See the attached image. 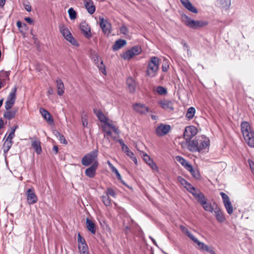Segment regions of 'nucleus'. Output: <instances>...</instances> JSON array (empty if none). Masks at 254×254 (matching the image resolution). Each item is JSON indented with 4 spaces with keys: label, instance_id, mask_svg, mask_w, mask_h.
I'll return each mask as SVG.
<instances>
[{
    "label": "nucleus",
    "instance_id": "a18cd8bd",
    "mask_svg": "<svg viewBox=\"0 0 254 254\" xmlns=\"http://www.w3.org/2000/svg\"><path fill=\"white\" fill-rule=\"evenodd\" d=\"M182 4L189 11H190V2L189 0H180Z\"/></svg>",
    "mask_w": 254,
    "mask_h": 254
},
{
    "label": "nucleus",
    "instance_id": "0e129e2a",
    "mask_svg": "<svg viewBox=\"0 0 254 254\" xmlns=\"http://www.w3.org/2000/svg\"><path fill=\"white\" fill-rule=\"evenodd\" d=\"M186 117L189 120L190 119V108L188 109V111L186 114Z\"/></svg>",
    "mask_w": 254,
    "mask_h": 254
},
{
    "label": "nucleus",
    "instance_id": "09e8293b",
    "mask_svg": "<svg viewBox=\"0 0 254 254\" xmlns=\"http://www.w3.org/2000/svg\"><path fill=\"white\" fill-rule=\"evenodd\" d=\"M78 246H80V245H84V244H86L85 240L83 237H82L80 233L78 234Z\"/></svg>",
    "mask_w": 254,
    "mask_h": 254
},
{
    "label": "nucleus",
    "instance_id": "49530a36",
    "mask_svg": "<svg viewBox=\"0 0 254 254\" xmlns=\"http://www.w3.org/2000/svg\"><path fill=\"white\" fill-rule=\"evenodd\" d=\"M15 104V102H12V101H6L5 103L4 107L6 110H10L14 104Z\"/></svg>",
    "mask_w": 254,
    "mask_h": 254
},
{
    "label": "nucleus",
    "instance_id": "5701e85b",
    "mask_svg": "<svg viewBox=\"0 0 254 254\" xmlns=\"http://www.w3.org/2000/svg\"><path fill=\"white\" fill-rule=\"evenodd\" d=\"M127 85L128 91L131 93H134L136 90V84L134 80L132 77H128L127 79Z\"/></svg>",
    "mask_w": 254,
    "mask_h": 254
},
{
    "label": "nucleus",
    "instance_id": "338daca9",
    "mask_svg": "<svg viewBox=\"0 0 254 254\" xmlns=\"http://www.w3.org/2000/svg\"><path fill=\"white\" fill-rule=\"evenodd\" d=\"M6 0H0V7L3 8L5 5Z\"/></svg>",
    "mask_w": 254,
    "mask_h": 254
},
{
    "label": "nucleus",
    "instance_id": "0eeeda50",
    "mask_svg": "<svg viewBox=\"0 0 254 254\" xmlns=\"http://www.w3.org/2000/svg\"><path fill=\"white\" fill-rule=\"evenodd\" d=\"M141 52L142 49L140 46H135L124 53L122 57L125 60H130Z\"/></svg>",
    "mask_w": 254,
    "mask_h": 254
},
{
    "label": "nucleus",
    "instance_id": "4be33fe9",
    "mask_svg": "<svg viewBox=\"0 0 254 254\" xmlns=\"http://www.w3.org/2000/svg\"><path fill=\"white\" fill-rule=\"evenodd\" d=\"M84 4L89 14H92L95 12L96 7L92 0H84Z\"/></svg>",
    "mask_w": 254,
    "mask_h": 254
},
{
    "label": "nucleus",
    "instance_id": "ea45409f",
    "mask_svg": "<svg viewBox=\"0 0 254 254\" xmlns=\"http://www.w3.org/2000/svg\"><path fill=\"white\" fill-rule=\"evenodd\" d=\"M105 125L107 126L110 128H112L114 132L116 133L117 134H119L120 133V130L118 128V127H117L115 126H114L113 124H111L108 122V119L107 120L106 122H104Z\"/></svg>",
    "mask_w": 254,
    "mask_h": 254
},
{
    "label": "nucleus",
    "instance_id": "79ce46f5",
    "mask_svg": "<svg viewBox=\"0 0 254 254\" xmlns=\"http://www.w3.org/2000/svg\"><path fill=\"white\" fill-rule=\"evenodd\" d=\"M156 91L159 95H165L167 94V90L163 86H158Z\"/></svg>",
    "mask_w": 254,
    "mask_h": 254
},
{
    "label": "nucleus",
    "instance_id": "f704fd0d",
    "mask_svg": "<svg viewBox=\"0 0 254 254\" xmlns=\"http://www.w3.org/2000/svg\"><path fill=\"white\" fill-rule=\"evenodd\" d=\"M13 144L12 140L5 139L2 148L4 153H7L10 148H11L12 145Z\"/></svg>",
    "mask_w": 254,
    "mask_h": 254
},
{
    "label": "nucleus",
    "instance_id": "69168bd1",
    "mask_svg": "<svg viewBox=\"0 0 254 254\" xmlns=\"http://www.w3.org/2000/svg\"><path fill=\"white\" fill-rule=\"evenodd\" d=\"M25 9L28 11V12H30L31 11V6L29 4H26L25 5Z\"/></svg>",
    "mask_w": 254,
    "mask_h": 254
},
{
    "label": "nucleus",
    "instance_id": "58836bf2",
    "mask_svg": "<svg viewBox=\"0 0 254 254\" xmlns=\"http://www.w3.org/2000/svg\"><path fill=\"white\" fill-rule=\"evenodd\" d=\"M55 134L56 136V137L59 139V140L60 141L61 143L64 144H67V141L66 140L65 138L60 132L56 131Z\"/></svg>",
    "mask_w": 254,
    "mask_h": 254
},
{
    "label": "nucleus",
    "instance_id": "393cba45",
    "mask_svg": "<svg viewBox=\"0 0 254 254\" xmlns=\"http://www.w3.org/2000/svg\"><path fill=\"white\" fill-rule=\"evenodd\" d=\"M18 112L17 108L12 110H6L3 113V117L7 120H10L15 118Z\"/></svg>",
    "mask_w": 254,
    "mask_h": 254
},
{
    "label": "nucleus",
    "instance_id": "864d4df0",
    "mask_svg": "<svg viewBox=\"0 0 254 254\" xmlns=\"http://www.w3.org/2000/svg\"><path fill=\"white\" fill-rule=\"evenodd\" d=\"M248 162L253 173L254 174V162L251 159H249Z\"/></svg>",
    "mask_w": 254,
    "mask_h": 254
},
{
    "label": "nucleus",
    "instance_id": "6ab92c4d",
    "mask_svg": "<svg viewBox=\"0 0 254 254\" xmlns=\"http://www.w3.org/2000/svg\"><path fill=\"white\" fill-rule=\"evenodd\" d=\"M143 158L145 163L148 165L152 170L158 171V168L156 164L148 155L145 153H143Z\"/></svg>",
    "mask_w": 254,
    "mask_h": 254
},
{
    "label": "nucleus",
    "instance_id": "9d476101",
    "mask_svg": "<svg viewBox=\"0 0 254 254\" xmlns=\"http://www.w3.org/2000/svg\"><path fill=\"white\" fill-rule=\"evenodd\" d=\"M27 202L28 204L32 205L37 202L38 197L36 194L34 189L31 187L27 190L25 193Z\"/></svg>",
    "mask_w": 254,
    "mask_h": 254
},
{
    "label": "nucleus",
    "instance_id": "c03bdc74",
    "mask_svg": "<svg viewBox=\"0 0 254 254\" xmlns=\"http://www.w3.org/2000/svg\"><path fill=\"white\" fill-rule=\"evenodd\" d=\"M102 200L103 203L107 206H110L111 205V199L108 195L102 196Z\"/></svg>",
    "mask_w": 254,
    "mask_h": 254
},
{
    "label": "nucleus",
    "instance_id": "4d7b16f0",
    "mask_svg": "<svg viewBox=\"0 0 254 254\" xmlns=\"http://www.w3.org/2000/svg\"><path fill=\"white\" fill-rule=\"evenodd\" d=\"M14 136H15V133L14 132H13V131H10V133H9V134H8V136L7 137V138H6V139L12 140V139L14 137Z\"/></svg>",
    "mask_w": 254,
    "mask_h": 254
},
{
    "label": "nucleus",
    "instance_id": "a19ab883",
    "mask_svg": "<svg viewBox=\"0 0 254 254\" xmlns=\"http://www.w3.org/2000/svg\"><path fill=\"white\" fill-rule=\"evenodd\" d=\"M182 19L186 25L190 27V18L188 16L185 14H182Z\"/></svg>",
    "mask_w": 254,
    "mask_h": 254
},
{
    "label": "nucleus",
    "instance_id": "9b49d317",
    "mask_svg": "<svg viewBox=\"0 0 254 254\" xmlns=\"http://www.w3.org/2000/svg\"><path fill=\"white\" fill-rule=\"evenodd\" d=\"M220 194L227 213L230 215L232 214L233 212V208L228 195L224 192H220Z\"/></svg>",
    "mask_w": 254,
    "mask_h": 254
},
{
    "label": "nucleus",
    "instance_id": "f03ea898",
    "mask_svg": "<svg viewBox=\"0 0 254 254\" xmlns=\"http://www.w3.org/2000/svg\"><path fill=\"white\" fill-rule=\"evenodd\" d=\"M159 65V59L158 57L154 56L150 58L147 65L146 71V76L150 77H155L158 73Z\"/></svg>",
    "mask_w": 254,
    "mask_h": 254
},
{
    "label": "nucleus",
    "instance_id": "72a5a7b5",
    "mask_svg": "<svg viewBox=\"0 0 254 254\" xmlns=\"http://www.w3.org/2000/svg\"><path fill=\"white\" fill-rule=\"evenodd\" d=\"M191 241L195 244V247L199 250H202L205 244L200 242L196 238L191 235Z\"/></svg>",
    "mask_w": 254,
    "mask_h": 254
},
{
    "label": "nucleus",
    "instance_id": "603ef678",
    "mask_svg": "<svg viewBox=\"0 0 254 254\" xmlns=\"http://www.w3.org/2000/svg\"><path fill=\"white\" fill-rule=\"evenodd\" d=\"M9 74H10V71H1L0 72V75H1L2 76L5 77L6 80V79L9 80Z\"/></svg>",
    "mask_w": 254,
    "mask_h": 254
},
{
    "label": "nucleus",
    "instance_id": "4c0bfd02",
    "mask_svg": "<svg viewBox=\"0 0 254 254\" xmlns=\"http://www.w3.org/2000/svg\"><path fill=\"white\" fill-rule=\"evenodd\" d=\"M80 254H89L88 247L87 244L78 246Z\"/></svg>",
    "mask_w": 254,
    "mask_h": 254
},
{
    "label": "nucleus",
    "instance_id": "6e6d98bb",
    "mask_svg": "<svg viewBox=\"0 0 254 254\" xmlns=\"http://www.w3.org/2000/svg\"><path fill=\"white\" fill-rule=\"evenodd\" d=\"M125 153H126L127 155L130 158H131L134 156H135L134 153L131 151H130L129 149H127V150H125Z\"/></svg>",
    "mask_w": 254,
    "mask_h": 254
},
{
    "label": "nucleus",
    "instance_id": "3c124183",
    "mask_svg": "<svg viewBox=\"0 0 254 254\" xmlns=\"http://www.w3.org/2000/svg\"><path fill=\"white\" fill-rule=\"evenodd\" d=\"M106 193L107 195L108 196L110 195L114 197H115L116 196V193L115 191L113 189L111 188H107Z\"/></svg>",
    "mask_w": 254,
    "mask_h": 254
},
{
    "label": "nucleus",
    "instance_id": "423d86ee",
    "mask_svg": "<svg viewBox=\"0 0 254 254\" xmlns=\"http://www.w3.org/2000/svg\"><path fill=\"white\" fill-rule=\"evenodd\" d=\"M59 29L63 37L71 44L76 47L79 46L78 42L74 39L66 27L64 25H62L60 26Z\"/></svg>",
    "mask_w": 254,
    "mask_h": 254
},
{
    "label": "nucleus",
    "instance_id": "a878e982",
    "mask_svg": "<svg viewBox=\"0 0 254 254\" xmlns=\"http://www.w3.org/2000/svg\"><path fill=\"white\" fill-rule=\"evenodd\" d=\"M208 22L204 20H194L191 19V28L195 29L203 27L208 24Z\"/></svg>",
    "mask_w": 254,
    "mask_h": 254
},
{
    "label": "nucleus",
    "instance_id": "c9c22d12",
    "mask_svg": "<svg viewBox=\"0 0 254 254\" xmlns=\"http://www.w3.org/2000/svg\"><path fill=\"white\" fill-rule=\"evenodd\" d=\"M191 176L197 180H200L201 177L197 168H193L191 166Z\"/></svg>",
    "mask_w": 254,
    "mask_h": 254
},
{
    "label": "nucleus",
    "instance_id": "6e6552de",
    "mask_svg": "<svg viewBox=\"0 0 254 254\" xmlns=\"http://www.w3.org/2000/svg\"><path fill=\"white\" fill-rule=\"evenodd\" d=\"M99 23L103 33L106 35H109L112 32V25L107 19L103 17L99 18Z\"/></svg>",
    "mask_w": 254,
    "mask_h": 254
},
{
    "label": "nucleus",
    "instance_id": "8fccbe9b",
    "mask_svg": "<svg viewBox=\"0 0 254 254\" xmlns=\"http://www.w3.org/2000/svg\"><path fill=\"white\" fill-rule=\"evenodd\" d=\"M202 251H205L211 254H216L215 251L212 247H209L208 246L205 245Z\"/></svg>",
    "mask_w": 254,
    "mask_h": 254
},
{
    "label": "nucleus",
    "instance_id": "2eb2a0df",
    "mask_svg": "<svg viewBox=\"0 0 254 254\" xmlns=\"http://www.w3.org/2000/svg\"><path fill=\"white\" fill-rule=\"evenodd\" d=\"M133 108L136 112L141 115H145L150 112V109L148 107L141 103L134 104L133 105Z\"/></svg>",
    "mask_w": 254,
    "mask_h": 254
},
{
    "label": "nucleus",
    "instance_id": "680f3d73",
    "mask_svg": "<svg viewBox=\"0 0 254 254\" xmlns=\"http://www.w3.org/2000/svg\"><path fill=\"white\" fill-rule=\"evenodd\" d=\"M82 125H83V127H87V126H88L87 120L86 119L82 118Z\"/></svg>",
    "mask_w": 254,
    "mask_h": 254
},
{
    "label": "nucleus",
    "instance_id": "dca6fc26",
    "mask_svg": "<svg viewBox=\"0 0 254 254\" xmlns=\"http://www.w3.org/2000/svg\"><path fill=\"white\" fill-rule=\"evenodd\" d=\"M98 162H96L92 164L90 167L87 168L85 171L86 176L90 178H94L96 175V171L98 168Z\"/></svg>",
    "mask_w": 254,
    "mask_h": 254
},
{
    "label": "nucleus",
    "instance_id": "ddd939ff",
    "mask_svg": "<svg viewBox=\"0 0 254 254\" xmlns=\"http://www.w3.org/2000/svg\"><path fill=\"white\" fill-rule=\"evenodd\" d=\"M80 29L86 38L90 39L92 37L91 28L85 21H83L80 23Z\"/></svg>",
    "mask_w": 254,
    "mask_h": 254
},
{
    "label": "nucleus",
    "instance_id": "e433bc0d",
    "mask_svg": "<svg viewBox=\"0 0 254 254\" xmlns=\"http://www.w3.org/2000/svg\"><path fill=\"white\" fill-rule=\"evenodd\" d=\"M94 112L100 122L103 123L106 122L107 119L101 111L98 110L96 112L94 111Z\"/></svg>",
    "mask_w": 254,
    "mask_h": 254
},
{
    "label": "nucleus",
    "instance_id": "c756f323",
    "mask_svg": "<svg viewBox=\"0 0 254 254\" xmlns=\"http://www.w3.org/2000/svg\"><path fill=\"white\" fill-rule=\"evenodd\" d=\"M176 160L185 167L188 171L190 172V165L184 158L180 156L176 157Z\"/></svg>",
    "mask_w": 254,
    "mask_h": 254
},
{
    "label": "nucleus",
    "instance_id": "5fc2aeb1",
    "mask_svg": "<svg viewBox=\"0 0 254 254\" xmlns=\"http://www.w3.org/2000/svg\"><path fill=\"white\" fill-rule=\"evenodd\" d=\"M198 132V129L196 127L191 126V137Z\"/></svg>",
    "mask_w": 254,
    "mask_h": 254
},
{
    "label": "nucleus",
    "instance_id": "13d9d810",
    "mask_svg": "<svg viewBox=\"0 0 254 254\" xmlns=\"http://www.w3.org/2000/svg\"><path fill=\"white\" fill-rule=\"evenodd\" d=\"M121 32L123 34H126L128 32L127 27L125 26H123L121 27Z\"/></svg>",
    "mask_w": 254,
    "mask_h": 254
},
{
    "label": "nucleus",
    "instance_id": "bb28decb",
    "mask_svg": "<svg viewBox=\"0 0 254 254\" xmlns=\"http://www.w3.org/2000/svg\"><path fill=\"white\" fill-rule=\"evenodd\" d=\"M56 87L57 88V93L61 96L64 92V86L63 82L60 78H57L56 80Z\"/></svg>",
    "mask_w": 254,
    "mask_h": 254
},
{
    "label": "nucleus",
    "instance_id": "052dcab7",
    "mask_svg": "<svg viewBox=\"0 0 254 254\" xmlns=\"http://www.w3.org/2000/svg\"><path fill=\"white\" fill-rule=\"evenodd\" d=\"M25 20L30 24H32L33 23V21L32 18L29 17H27L24 18Z\"/></svg>",
    "mask_w": 254,
    "mask_h": 254
},
{
    "label": "nucleus",
    "instance_id": "aec40b11",
    "mask_svg": "<svg viewBox=\"0 0 254 254\" xmlns=\"http://www.w3.org/2000/svg\"><path fill=\"white\" fill-rule=\"evenodd\" d=\"M214 203L212 204L210 202L207 201L206 198H205L203 201L199 203L203 209L208 212H213L214 209L215 208V205H214Z\"/></svg>",
    "mask_w": 254,
    "mask_h": 254
},
{
    "label": "nucleus",
    "instance_id": "412c9836",
    "mask_svg": "<svg viewBox=\"0 0 254 254\" xmlns=\"http://www.w3.org/2000/svg\"><path fill=\"white\" fill-rule=\"evenodd\" d=\"M159 104L162 108L169 112L172 111L174 110L173 104L172 102L170 101L165 99L160 100L159 102Z\"/></svg>",
    "mask_w": 254,
    "mask_h": 254
},
{
    "label": "nucleus",
    "instance_id": "cd10ccee",
    "mask_svg": "<svg viewBox=\"0 0 254 254\" xmlns=\"http://www.w3.org/2000/svg\"><path fill=\"white\" fill-rule=\"evenodd\" d=\"M219 6L224 10H228L231 4V0H217Z\"/></svg>",
    "mask_w": 254,
    "mask_h": 254
},
{
    "label": "nucleus",
    "instance_id": "37998d69",
    "mask_svg": "<svg viewBox=\"0 0 254 254\" xmlns=\"http://www.w3.org/2000/svg\"><path fill=\"white\" fill-rule=\"evenodd\" d=\"M69 16L70 19H75L76 17V12L73 9V8L71 7L68 10Z\"/></svg>",
    "mask_w": 254,
    "mask_h": 254
},
{
    "label": "nucleus",
    "instance_id": "39448f33",
    "mask_svg": "<svg viewBox=\"0 0 254 254\" xmlns=\"http://www.w3.org/2000/svg\"><path fill=\"white\" fill-rule=\"evenodd\" d=\"M90 57L92 60L94 61L95 64L102 71V73L104 75H106L105 65L104 64L101 58L98 55L96 51H91Z\"/></svg>",
    "mask_w": 254,
    "mask_h": 254
},
{
    "label": "nucleus",
    "instance_id": "c85d7f7f",
    "mask_svg": "<svg viewBox=\"0 0 254 254\" xmlns=\"http://www.w3.org/2000/svg\"><path fill=\"white\" fill-rule=\"evenodd\" d=\"M86 227L88 230L92 234H95L96 233V227L95 223L88 218L86 220Z\"/></svg>",
    "mask_w": 254,
    "mask_h": 254
},
{
    "label": "nucleus",
    "instance_id": "774afa93",
    "mask_svg": "<svg viewBox=\"0 0 254 254\" xmlns=\"http://www.w3.org/2000/svg\"><path fill=\"white\" fill-rule=\"evenodd\" d=\"M53 150L55 152V154H57L58 152V147L57 145H54L53 148Z\"/></svg>",
    "mask_w": 254,
    "mask_h": 254
},
{
    "label": "nucleus",
    "instance_id": "4468645a",
    "mask_svg": "<svg viewBox=\"0 0 254 254\" xmlns=\"http://www.w3.org/2000/svg\"><path fill=\"white\" fill-rule=\"evenodd\" d=\"M191 194L199 204L206 198L200 190L192 186H191Z\"/></svg>",
    "mask_w": 254,
    "mask_h": 254
},
{
    "label": "nucleus",
    "instance_id": "a211bd4d",
    "mask_svg": "<svg viewBox=\"0 0 254 254\" xmlns=\"http://www.w3.org/2000/svg\"><path fill=\"white\" fill-rule=\"evenodd\" d=\"M31 146L38 155L42 153V149L41 146V142L37 138L34 137L32 139Z\"/></svg>",
    "mask_w": 254,
    "mask_h": 254
},
{
    "label": "nucleus",
    "instance_id": "20e7f679",
    "mask_svg": "<svg viewBox=\"0 0 254 254\" xmlns=\"http://www.w3.org/2000/svg\"><path fill=\"white\" fill-rule=\"evenodd\" d=\"M98 150L95 149L85 154L81 159V164L84 166H88L94 164L97 160Z\"/></svg>",
    "mask_w": 254,
    "mask_h": 254
},
{
    "label": "nucleus",
    "instance_id": "f8f14e48",
    "mask_svg": "<svg viewBox=\"0 0 254 254\" xmlns=\"http://www.w3.org/2000/svg\"><path fill=\"white\" fill-rule=\"evenodd\" d=\"M171 129V126L169 125L161 124L156 128L155 132L158 136L161 137L169 132Z\"/></svg>",
    "mask_w": 254,
    "mask_h": 254
},
{
    "label": "nucleus",
    "instance_id": "2f4dec72",
    "mask_svg": "<svg viewBox=\"0 0 254 254\" xmlns=\"http://www.w3.org/2000/svg\"><path fill=\"white\" fill-rule=\"evenodd\" d=\"M127 42L125 40L119 39L116 41L115 44L113 46V50H118L121 49L122 47L124 46L126 44Z\"/></svg>",
    "mask_w": 254,
    "mask_h": 254
},
{
    "label": "nucleus",
    "instance_id": "f257e3e1",
    "mask_svg": "<svg viewBox=\"0 0 254 254\" xmlns=\"http://www.w3.org/2000/svg\"><path fill=\"white\" fill-rule=\"evenodd\" d=\"M241 131L247 144L251 147H254V131L251 125L247 122L241 124Z\"/></svg>",
    "mask_w": 254,
    "mask_h": 254
},
{
    "label": "nucleus",
    "instance_id": "f3484780",
    "mask_svg": "<svg viewBox=\"0 0 254 254\" xmlns=\"http://www.w3.org/2000/svg\"><path fill=\"white\" fill-rule=\"evenodd\" d=\"M214 205L215 208L213 212L214 213L215 217L219 222L222 223L225 220V217L217 204L214 203Z\"/></svg>",
    "mask_w": 254,
    "mask_h": 254
},
{
    "label": "nucleus",
    "instance_id": "7ed1b4c3",
    "mask_svg": "<svg viewBox=\"0 0 254 254\" xmlns=\"http://www.w3.org/2000/svg\"><path fill=\"white\" fill-rule=\"evenodd\" d=\"M209 145V140L203 136H199L191 140V151L200 152Z\"/></svg>",
    "mask_w": 254,
    "mask_h": 254
},
{
    "label": "nucleus",
    "instance_id": "b1692460",
    "mask_svg": "<svg viewBox=\"0 0 254 254\" xmlns=\"http://www.w3.org/2000/svg\"><path fill=\"white\" fill-rule=\"evenodd\" d=\"M39 111L42 116L49 124L51 125L54 123V120L50 113L47 110L43 108H40Z\"/></svg>",
    "mask_w": 254,
    "mask_h": 254
},
{
    "label": "nucleus",
    "instance_id": "de8ad7c7",
    "mask_svg": "<svg viewBox=\"0 0 254 254\" xmlns=\"http://www.w3.org/2000/svg\"><path fill=\"white\" fill-rule=\"evenodd\" d=\"M180 227L182 232L186 235L189 238H190V233L189 230L185 226L183 225H181Z\"/></svg>",
    "mask_w": 254,
    "mask_h": 254
},
{
    "label": "nucleus",
    "instance_id": "7c9ffc66",
    "mask_svg": "<svg viewBox=\"0 0 254 254\" xmlns=\"http://www.w3.org/2000/svg\"><path fill=\"white\" fill-rule=\"evenodd\" d=\"M178 181L189 192H190V184L181 176L178 177Z\"/></svg>",
    "mask_w": 254,
    "mask_h": 254
},
{
    "label": "nucleus",
    "instance_id": "e2e57ef3",
    "mask_svg": "<svg viewBox=\"0 0 254 254\" xmlns=\"http://www.w3.org/2000/svg\"><path fill=\"white\" fill-rule=\"evenodd\" d=\"M168 65L166 64H163L162 65V70L163 72H165L167 70L168 68Z\"/></svg>",
    "mask_w": 254,
    "mask_h": 254
},
{
    "label": "nucleus",
    "instance_id": "bf43d9fd",
    "mask_svg": "<svg viewBox=\"0 0 254 254\" xmlns=\"http://www.w3.org/2000/svg\"><path fill=\"white\" fill-rule=\"evenodd\" d=\"M131 232V229L128 226H126L125 228V233L126 235H127L128 234H129V233H130Z\"/></svg>",
    "mask_w": 254,
    "mask_h": 254
},
{
    "label": "nucleus",
    "instance_id": "473e14b6",
    "mask_svg": "<svg viewBox=\"0 0 254 254\" xmlns=\"http://www.w3.org/2000/svg\"><path fill=\"white\" fill-rule=\"evenodd\" d=\"M16 91H17V87L15 86L11 90L9 94L8 95L7 101H12L15 102L16 98Z\"/></svg>",
    "mask_w": 254,
    "mask_h": 254
},
{
    "label": "nucleus",
    "instance_id": "1a4fd4ad",
    "mask_svg": "<svg viewBox=\"0 0 254 254\" xmlns=\"http://www.w3.org/2000/svg\"><path fill=\"white\" fill-rule=\"evenodd\" d=\"M189 132H190V126L185 128L183 134L185 140L181 143V145L183 148L190 151V135L188 133Z\"/></svg>",
    "mask_w": 254,
    "mask_h": 254
}]
</instances>
